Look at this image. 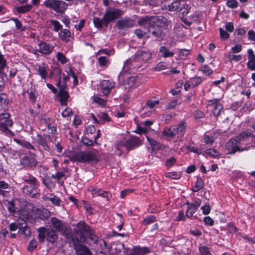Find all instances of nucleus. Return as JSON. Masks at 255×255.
Masks as SVG:
<instances>
[{
    "label": "nucleus",
    "instance_id": "nucleus-1",
    "mask_svg": "<svg viewBox=\"0 0 255 255\" xmlns=\"http://www.w3.org/2000/svg\"><path fill=\"white\" fill-rule=\"evenodd\" d=\"M251 136L250 132L244 131L236 137L232 138L226 144V148L228 151V153L233 154L237 151L242 152L249 150L250 147H243V145L248 144V140Z\"/></svg>",
    "mask_w": 255,
    "mask_h": 255
},
{
    "label": "nucleus",
    "instance_id": "nucleus-2",
    "mask_svg": "<svg viewBox=\"0 0 255 255\" xmlns=\"http://www.w3.org/2000/svg\"><path fill=\"white\" fill-rule=\"evenodd\" d=\"M151 53L147 50H142L136 52L133 58L127 60L124 63L123 69L127 72L128 70L138 68L140 65L146 62L151 57Z\"/></svg>",
    "mask_w": 255,
    "mask_h": 255
},
{
    "label": "nucleus",
    "instance_id": "nucleus-3",
    "mask_svg": "<svg viewBox=\"0 0 255 255\" xmlns=\"http://www.w3.org/2000/svg\"><path fill=\"white\" fill-rule=\"evenodd\" d=\"M123 14V12L121 9L109 7L106 9L102 19L94 17L93 22L96 28H101L103 26L107 27L109 23L118 19Z\"/></svg>",
    "mask_w": 255,
    "mask_h": 255
},
{
    "label": "nucleus",
    "instance_id": "nucleus-4",
    "mask_svg": "<svg viewBox=\"0 0 255 255\" xmlns=\"http://www.w3.org/2000/svg\"><path fill=\"white\" fill-rule=\"evenodd\" d=\"M70 159L81 163H97L98 161V151L92 149L76 152L71 155Z\"/></svg>",
    "mask_w": 255,
    "mask_h": 255
},
{
    "label": "nucleus",
    "instance_id": "nucleus-5",
    "mask_svg": "<svg viewBox=\"0 0 255 255\" xmlns=\"http://www.w3.org/2000/svg\"><path fill=\"white\" fill-rule=\"evenodd\" d=\"M141 144L139 138L131 136L126 141H120L115 145V153L120 156L122 155V148L125 147L128 150L132 149Z\"/></svg>",
    "mask_w": 255,
    "mask_h": 255
},
{
    "label": "nucleus",
    "instance_id": "nucleus-6",
    "mask_svg": "<svg viewBox=\"0 0 255 255\" xmlns=\"http://www.w3.org/2000/svg\"><path fill=\"white\" fill-rule=\"evenodd\" d=\"M10 114L7 112L0 114V131L8 137H12L15 135L14 132L8 128L13 125V122L10 119Z\"/></svg>",
    "mask_w": 255,
    "mask_h": 255
},
{
    "label": "nucleus",
    "instance_id": "nucleus-7",
    "mask_svg": "<svg viewBox=\"0 0 255 255\" xmlns=\"http://www.w3.org/2000/svg\"><path fill=\"white\" fill-rule=\"evenodd\" d=\"M43 4L46 7L52 9L60 14L64 13L68 7L67 4L61 0H46Z\"/></svg>",
    "mask_w": 255,
    "mask_h": 255
},
{
    "label": "nucleus",
    "instance_id": "nucleus-8",
    "mask_svg": "<svg viewBox=\"0 0 255 255\" xmlns=\"http://www.w3.org/2000/svg\"><path fill=\"white\" fill-rule=\"evenodd\" d=\"M20 163L24 167L33 170L36 168L38 162L35 158V154L32 152H29L22 157Z\"/></svg>",
    "mask_w": 255,
    "mask_h": 255
},
{
    "label": "nucleus",
    "instance_id": "nucleus-9",
    "mask_svg": "<svg viewBox=\"0 0 255 255\" xmlns=\"http://www.w3.org/2000/svg\"><path fill=\"white\" fill-rule=\"evenodd\" d=\"M135 25V21L132 19L123 18L116 22V26L119 30L126 29L131 28Z\"/></svg>",
    "mask_w": 255,
    "mask_h": 255
},
{
    "label": "nucleus",
    "instance_id": "nucleus-10",
    "mask_svg": "<svg viewBox=\"0 0 255 255\" xmlns=\"http://www.w3.org/2000/svg\"><path fill=\"white\" fill-rule=\"evenodd\" d=\"M38 185L31 184L29 186L24 185L22 188V192L30 197L38 198L40 196L37 188Z\"/></svg>",
    "mask_w": 255,
    "mask_h": 255
},
{
    "label": "nucleus",
    "instance_id": "nucleus-11",
    "mask_svg": "<svg viewBox=\"0 0 255 255\" xmlns=\"http://www.w3.org/2000/svg\"><path fill=\"white\" fill-rule=\"evenodd\" d=\"M148 32L158 41L163 40L165 37V34L163 32L162 28L159 26H150Z\"/></svg>",
    "mask_w": 255,
    "mask_h": 255
},
{
    "label": "nucleus",
    "instance_id": "nucleus-12",
    "mask_svg": "<svg viewBox=\"0 0 255 255\" xmlns=\"http://www.w3.org/2000/svg\"><path fill=\"white\" fill-rule=\"evenodd\" d=\"M38 49L34 51L35 54L38 51L43 54L49 55L51 53L54 48L53 46L45 42L40 41L38 44Z\"/></svg>",
    "mask_w": 255,
    "mask_h": 255
},
{
    "label": "nucleus",
    "instance_id": "nucleus-13",
    "mask_svg": "<svg viewBox=\"0 0 255 255\" xmlns=\"http://www.w3.org/2000/svg\"><path fill=\"white\" fill-rule=\"evenodd\" d=\"M50 220L53 228L55 229L56 231L60 232L62 234L65 233L66 228L61 221L55 217L51 218Z\"/></svg>",
    "mask_w": 255,
    "mask_h": 255
},
{
    "label": "nucleus",
    "instance_id": "nucleus-14",
    "mask_svg": "<svg viewBox=\"0 0 255 255\" xmlns=\"http://www.w3.org/2000/svg\"><path fill=\"white\" fill-rule=\"evenodd\" d=\"M201 201L198 199L194 203H191L188 206L187 211L186 213V216L190 218L196 212L198 207L200 206Z\"/></svg>",
    "mask_w": 255,
    "mask_h": 255
},
{
    "label": "nucleus",
    "instance_id": "nucleus-15",
    "mask_svg": "<svg viewBox=\"0 0 255 255\" xmlns=\"http://www.w3.org/2000/svg\"><path fill=\"white\" fill-rule=\"evenodd\" d=\"M156 19L154 16H144L139 17L137 20V23L140 25H148L149 27L155 22Z\"/></svg>",
    "mask_w": 255,
    "mask_h": 255
},
{
    "label": "nucleus",
    "instance_id": "nucleus-16",
    "mask_svg": "<svg viewBox=\"0 0 255 255\" xmlns=\"http://www.w3.org/2000/svg\"><path fill=\"white\" fill-rule=\"evenodd\" d=\"M114 87V83L110 80H103L101 83V88L103 93L106 95H108Z\"/></svg>",
    "mask_w": 255,
    "mask_h": 255
},
{
    "label": "nucleus",
    "instance_id": "nucleus-17",
    "mask_svg": "<svg viewBox=\"0 0 255 255\" xmlns=\"http://www.w3.org/2000/svg\"><path fill=\"white\" fill-rule=\"evenodd\" d=\"M74 249L77 255H92L89 248L81 244H75Z\"/></svg>",
    "mask_w": 255,
    "mask_h": 255
},
{
    "label": "nucleus",
    "instance_id": "nucleus-18",
    "mask_svg": "<svg viewBox=\"0 0 255 255\" xmlns=\"http://www.w3.org/2000/svg\"><path fill=\"white\" fill-rule=\"evenodd\" d=\"M186 124L182 122L176 127L173 126V131L178 138L181 137L185 132Z\"/></svg>",
    "mask_w": 255,
    "mask_h": 255
},
{
    "label": "nucleus",
    "instance_id": "nucleus-19",
    "mask_svg": "<svg viewBox=\"0 0 255 255\" xmlns=\"http://www.w3.org/2000/svg\"><path fill=\"white\" fill-rule=\"evenodd\" d=\"M150 252L147 247H134L129 253V255H144Z\"/></svg>",
    "mask_w": 255,
    "mask_h": 255
},
{
    "label": "nucleus",
    "instance_id": "nucleus-20",
    "mask_svg": "<svg viewBox=\"0 0 255 255\" xmlns=\"http://www.w3.org/2000/svg\"><path fill=\"white\" fill-rule=\"evenodd\" d=\"M209 103L210 105H213L214 106L213 114L215 116H218L223 109V106L221 104L218 103V100L217 99L210 100Z\"/></svg>",
    "mask_w": 255,
    "mask_h": 255
},
{
    "label": "nucleus",
    "instance_id": "nucleus-21",
    "mask_svg": "<svg viewBox=\"0 0 255 255\" xmlns=\"http://www.w3.org/2000/svg\"><path fill=\"white\" fill-rule=\"evenodd\" d=\"M91 193L94 197L101 196L109 201L111 197V195L107 191L102 189L94 188L91 190Z\"/></svg>",
    "mask_w": 255,
    "mask_h": 255
},
{
    "label": "nucleus",
    "instance_id": "nucleus-22",
    "mask_svg": "<svg viewBox=\"0 0 255 255\" xmlns=\"http://www.w3.org/2000/svg\"><path fill=\"white\" fill-rule=\"evenodd\" d=\"M78 232L85 235L90 233V227L85 222H80L77 224V229H75Z\"/></svg>",
    "mask_w": 255,
    "mask_h": 255
},
{
    "label": "nucleus",
    "instance_id": "nucleus-23",
    "mask_svg": "<svg viewBox=\"0 0 255 255\" xmlns=\"http://www.w3.org/2000/svg\"><path fill=\"white\" fill-rule=\"evenodd\" d=\"M22 179L29 184L39 185V182L36 178L28 173H25L22 175Z\"/></svg>",
    "mask_w": 255,
    "mask_h": 255
},
{
    "label": "nucleus",
    "instance_id": "nucleus-24",
    "mask_svg": "<svg viewBox=\"0 0 255 255\" xmlns=\"http://www.w3.org/2000/svg\"><path fill=\"white\" fill-rule=\"evenodd\" d=\"M46 238L49 242L54 244L57 242L58 237L53 230L47 229Z\"/></svg>",
    "mask_w": 255,
    "mask_h": 255
},
{
    "label": "nucleus",
    "instance_id": "nucleus-25",
    "mask_svg": "<svg viewBox=\"0 0 255 255\" xmlns=\"http://www.w3.org/2000/svg\"><path fill=\"white\" fill-rule=\"evenodd\" d=\"M59 96L61 106H67V100L69 97L68 93L62 88H60L59 92Z\"/></svg>",
    "mask_w": 255,
    "mask_h": 255
},
{
    "label": "nucleus",
    "instance_id": "nucleus-26",
    "mask_svg": "<svg viewBox=\"0 0 255 255\" xmlns=\"http://www.w3.org/2000/svg\"><path fill=\"white\" fill-rule=\"evenodd\" d=\"M71 33L70 31L67 29H62L59 33V36L61 40L66 43L70 41V38L71 37Z\"/></svg>",
    "mask_w": 255,
    "mask_h": 255
},
{
    "label": "nucleus",
    "instance_id": "nucleus-27",
    "mask_svg": "<svg viewBox=\"0 0 255 255\" xmlns=\"http://www.w3.org/2000/svg\"><path fill=\"white\" fill-rule=\"evenodd\" d=\"M39 74L43 79H46L48 74V67L44 63H41L37 69Z\"/></svg>",
    "mask_w": 255,
    "mask_h": 255
},
{
    "label": "nucleus",
    "instance_id": "nucleus-28",
    "mask_svg": "<svg viewBox=\"0 0 255 255\" xmlns=\"http://www.w3.org/2000/svg\"><path fill=\"white\" fill-rule=\"evenodd\" d=\"M43 199L45 201H51L54 205L58 206H60L61 200L60 198L55 195H50V197L44 196L42 197Z\"/></svg>",
    "mask_w": 255,
    "mask_h": 255
},
{
    "label": "nucleus",
    "instance_id": "nucleus-29",
    "mask_svg": "<svg viewBox=\"0 0 255 255\" xmlns=\"http://www.w3.org/2000/svg\"><path fill=\"white\" fill-rule=\"evenodd\" d=\"M37 142L39 144L41 145L43 149L46 151L50 150V145L47 143L46 138H43L41 136L37 135Z\"/></svg>",
    "mask_w": 255,
    "mask_h": 255
},
{
    "label": "nucleus",
    "instance_id": "nucleus-30",
    "mask_svg": "<svg viewBox=\"0 0 255 255\" xmlns=\"http://www.w3.org/2000/svg\"><path fill=\"white\" fill-rule=\"evenodd\" d=\"M147 140L149 142L151 147L153 149H160L162 148V145L159 142L150 138L148 136H146Z\"/></svg>",
    "mask_w": 255,
    "mask_h": 255
},
{
    "label": "nucleus",
    "instance_id": "nucleus-31",
    "mask_svg": "<svg viewBox=\"0 0 255 255\" xmlns=\"http://www.w3.org/2000/svg\"><path fill=\"white\" fill-rule=\"evenodd\" d=\"M37 231L38 232V238L39 241L40 243H43L46 236L47 229L44 227H41L38 229Z\"/></svg>",
    "mask_w": 255,
    "mask_h": 255
},
{
    "label": "nucleus",
    "instance_id": "nucleus-32",
    "mask_svg": "<svg viewBox=\"0 0 255 255\" xmlns=\"http://www.w3.org/2000/svg\"><path fill=\"white\" fill-rule=\"evenodd\" d=\"M204 185V182L201 177H197L195 185L193 188V192H198L202 189Z\"/></svg>",
    "mask_w": 255,
    "mask_h": 255
},
{
    "label": "nucleus",
    "instance_id": "nucleus-33",
    "mask_svg": "<svg viewBox=\"0 0 255 255\" xmlns=\"http://www.w3.org/2000/svg\"><path fill=\"white\" fill-rule=\"evenodd\" d=\"M159 52L164 58L172 57L174 55V52L170 51L165 46H161L160 48Z\"/></svg>",
    "mask_w": 255,
    "mask_h": 255
},
{
    "label": "nucleus",
    "instance_id": "nucleus-34",
    "mask_svg": "<svg viewBox=\"0 0 255 255\" xmlns=\"http://www.w3.org/2000/svg\"><path fill=\"white\" fill-rule=\"evenodd\" d=\"M14 140L18 144L21 145L24 147L28 149H34V147L29 142L20 140L17 139H14Z\"/></svg>",
    "mask_w": 255,
    "mask_h": 255
},
{
    "label": "nucleus",
    "instance_id": "nucleus-35",
    "mask_svg": "<svg viewBox=\"0 0 255 255\" xmlns=\"http://www.w3.org/2000/svg\"><path fill=\"white\" fill-rule=\"evenodd\" d=\"M156 221V217L155 216L153 215H150L147 216L144 219V220L142 221V224L144 226H146L147 225L153 223Z\"/></svg>",
    "mask_w": 255,
    "mask_h": 255
},
{
    "label": "nucleus",
    "instance_id": "nucleus-36",
    "mask_svg": "<svg viewBox=\"0 0 255 255\" xmlns=\"http://www.w3.org/2000/svg\"><path fill=\"white\" fill-rule=\"evenodd\" d=\"M8 211L11 213H14L16 208L15 206L14 200H12L10 201H7L5 203Z\"/></svg>",
    "mask_w": 255,
    "mask_h": 255
},
{
    "label": "nucleus",
    "instance_id": "nucleus-37",
    "mask_svg": "<svg viewBox=\"0 0 255 255\" xmlns=\"http://www.w3.org/2000/svg\"><path fill=\"white\" fill-rule=\"evenodd\" d=\"M8 104V100L7 95L4 93H1L0 94V104L3 108L7 107Z\"/></svg>",
    "mask_w": 255,
    "mask_h": 255
},
{
    "label": "nucleus",
    "instance_id": "nucleus-38",
    "mask_svg": "<svg viewBox=\"0 0 255 255\" xmlns=\"http://www.w3.org/2000/svg\"><path fill=\"white\" fill-rule=\"evenodd\" d=\"M180 5V0H175L170 4H169L167 6V8L170 11H175L178 9Z\"/></svg>",
    "mask_w": 255,
    "mask_h": 255
},
{
    "label": "nucleus",
    "instance_id": "nucleus-39",
    "mask_svg": "<svg viewBox=\"0 0 255 255\" xmlns=\"http://www.w3.org/2000/svg\"><path fill=\"white\" fill-rule=\"evenodd\" d=\"M32 5L26 4L17 7V11L19 13H23L29 11L32 8Z\"/></svg>",
    "mask_w": 255,
    "mask_h": 255
},
{
    "label": "nucleus",
    "instance_id": "nucleus-40",
    "mask_svg": "<svg viewBox=\"0 0 255 255\" xmlns=\"http://www.w3.org/2000/svg\"><path fill=\"white\" fill-rule=\"evenodd\" d=\"M180 172H172L166 173L165 176L167 178H170L173 179H178L181 177Z\"/></svg>",
    "mask_w": 255,
    "mask_h": 255
},
{
    "label": "nucleus",
    "instance_id": "nucleus-41",
    "mask_svg": "<svg viewBox=\"0 0 255 255\" xmlns=\"http://www.w3.org/2000/svg\"><path fill=\"white\" fill-rule=\"evenodd\" d=\"M159 101L158 100H148L147 101L145 105L143 107V109L149 108H153L155 105L159 104Z\"/></svg>",
    "mask_w": 255,
    "mask_h": 255
},
{
    "label": "nucleus",
    "instance_id": "nucleus-42",
    "mask_svg": "<svg viewBox=\"0 0 255 255\" xmlns=\"http://www.w3.org/2000/svg\"><path fill=\"white\" fill-rule=\"evenodd\" d=\"M50 22L54 26L53 30L55 32H58L60 30H62V25L59 21L56 20L51 19L50 21Z\"/></svg>",
    "mask_w": 255,
    "mask_h": 255
},
{
    "label": "nucleus",
    "instance_id": "nucleus-43",
    "mask_svg": "<svg viewBox=\"0 0 255 255\" xmlns=\"http://www.w3.org/2000/svg\"><path fill=\"white\" fill-rule=\"evenodd\" d=\"M191 84V87L194 88L202 82V79L201 77H195L190 79Z\"/></svg>",
    "mask_w": 255,
    "mask_h": 255
},
{
    "label": "nucleus",
    "instance_id": "nucleus-44",
    "mask_svg": "<svg viewBox=\"0 0 255 255\" xmlns=\"http://www.w3.org/2000/svg\"><path fill=\"white\" fill-rule=\"evenodd\" d=\"M163 134L168 137H172L175 136V132L173 131V127L168 128H165L163 131Z\"/></svg>",
    "mask_w": 255,
    "mask_h": 255
},
{
    "label": "nucleus",
    "instance_id": "nucleus-45",
    "mask_svg": "<svg viewBox=\"0 0 255 255\" xmlns=\"http://www.w3.org/2000/svg\"><path fill=\"white\" fill-rule=\"evenodd\" d=\"M47 143L48 145L51 146V143L53 145L57 141V137L54 135H47L45 136Z\"/></svg>",
    "mask_w": 255,
    "mask_h": 255
},
{
    "label": "nucleus",
    "instance_id": "nucleus-46",
    "mask_svg": "<svg viewBox=\"0 0 255 255\" xmlns=\"http://www.w3.org/2000/svg\"><path fill=\"white\" fill-rule=\"evenodd\" d=\"M49 216V212L46 210L40 211L39 213L38 218L42 220H45Z\"/></svg>",
    "mask_w": 255,
    "mask_h": 255
},
{
    "label": "nucleus",
    "instance_id": "nucleus-47",
    "mask_svg": "<svg viewBox=\"0 0 255 255\" xmlns=\"http://www.w3.org/2000/svg\"><path fill=\"white\" fill-rule=\"evenodd\" d=\"M98 62L101 66H107L109 64V59L104 56H101L98 58Z\"/></svg>",
    "mask_w": 255,
    "mask_h": 255
},
{
    "label": "nucleus",
    "instance_id": "nucleus-48",
    "mask_svg": "<svg viewBox=\"0 0 255 255\" xmlns=\"http://www.w3.org/2000/svg\"><path fill=\"white\" fill-rule=\"evenodd\" d=\"M178 99L174 100L169 103L167 105H166V109L167 110L173 109L176 108V106L178 104Z\"/></svg>",
    "mask_w": 255,
    "mask_h": 255
},
{
    "label": "nucleus",
    "instance_id": "nucleus-49",
    "mask_svg": "<svg viewBox=\"0 0 255 255\" xmlns=\"http://www.w3.org/2000/svg\"><path fill=\"white\" fill-rule=\"evenodd\" d=\"M57 59L62 64H65L67 62V59L65 55L61 53L58 52L57 54Z\"/></svg>",
    "mask_w": 255,
    "mask_h": 255
},
{
    "label": "nucleus",
    "instance_id": "nucleus-50",
    "mask_svg": "<svg viewBox=\"0 0 255 255\" xmlns=\"http://www.w3.org/2000/svg\"><path fill=\"white\" fill-rule=\"evenodd\" d=\"M220 37L222 39H226L229 37V34L223 28H219Z\"/></svg>",
    "mask_w": 255,
    "mask_h": 255
},
{
    "label": "nucleus",
    "instance_id": "nucleus-51",
    "mask_svg": "<svg viewBox=\"0 0 255 255\" xmlns=\"http://www.w3.org/2000/svg\"><path fill=\"white\" fill-rule=\"evenodd\" d=\"M37 247V242L35 240H32L30 241L29 246L27 248L29 252L33 251Z\"/></svg>",
    "mask_w": 255,
    "mask_h": 255
},
{
    "label": "nucleus",
    "instance_id": "nucleus-52",
    "mask_svg": "<svg viewBox=\"0 0 255 255\" xmlns=\"http://www.w3.org/2000/svg\"><path fill=\"white\" fill-rule=\"evenodd\" d=\"M27 94L29 96V100L32 102H34L36 99V93L35 91L32 90L27 91Z\"/></svg>",
    "mask_w": 255,
    "mask_h": 255
},
{
    "label": "nucleus",
    "instance_id": "nucleus-53",
    "mask_svg": "<svg viewBox=\"0 0 255 255\" xmlns=\"http://www.w3.org/2000/svg\"><path fill=\"white\" fill-rule=\"evenodd\" d=\"M206 153L212 157H217L219 154L215 149L211 148L206 151Z\"/></svg>",
    "mask_w": 255,
    "mask_h": 255
},
{
    "label": "nucleus",
    "instance_id": "nucleus-54",
    "mask_svg": "<svg viewBox=\"0 0 255 255\" xmlns=\"http://www.w3.org/2000/svg\"><path fill=\"white\" fill-rule=\"evenodd\" d=\"M204 142L207 144H212L214 142V137L209 135H205L204 138Z\"/></svg>",
    "mask_w": 255,
    "mask_h": 255
},
{
    "label": "nucleus",
    "instance_id": "nucleus-55",
    "mask_svg": "<svg viewBox=\"0 0 255 255\" xmlns=\"http://www.w3.org/2000/svg\"><path fill=\"white\" fill-rule=\"evenodd\" d=\"M20 231L22 234L26 236H29L31 235L30 229L27 226L22 227L20 229Z\"/></svg>",
    "mask_w": 255,
    "mask_h": 255
},
{
    "label": "nucleus",
    "instance_id": "nucleus-56",
    "mask_svg": "<svg viewBox=\"0 0 255 255\" xmlns=\"http://www.w3.org/2000/svg\"><path fill=\"white\" fill-rule=\"evenodd\" d=\"M166 68H167V64L163 62H159L157 64V65L155 67L156 70L159 71L164 70Z\"/></svg>",
    "mask_w": 255,
    "mask_h": 255
},
{
    "label": "nucleus",
    "instance_id": "nucleus-57",
    "mask_svg": "<svg viewBox=\"0 0 255 255\" xmlns=\"http://www.w3.org/2000/svg\"><path fill=\"white\" fill-rule=\"evenodd\" d=\"M199 251L202 255H212L210 252L208 248L206 247H201L199 248Z\"/></svg>",
    "mask_w": 255,
    "mask_h": 255
},
{
    "label": "nucleus",
    "instance_id": "nucleus-58",
    "mask_svg": "<svg viewBox=\"0 0 255 255\" xmlns=\"http://www.w3.org/2000/svg\"><path fill=\"white\" fill-rule=\"evenodd\" d=\"M72 114V110L70 108H67L62 113V116L63 117L67 118L69 117Z\"/></svg>",
    "mask_w": 255,
    "mask_h": 255
},
{
    "label": "nucleus",
    "instance_id": "nucleus-59",
    "mask_svg": "<svg viewBox=\"0 0 255 255\" xmlns=\"http://www.w3.org/2000/svg\"><path fill=\"white\" fill-rule=\"evenodd\" d=\"M226 4L229 7L235 8L238 6V2L236 0H228Z\"/></svg>",
    "mask_w": 255,
    "mask_h": 255
},
{
    "label": "nucleus",
    "instance_id": "nucleus-60",
    "mask_svg": "<svg viewBox=\"0 0 255 255\" xmlns=\"http://www.w3.org/2000/svg\"><path fill=\"white\" fill-rule=\"evenodd\" d=\"M248 61H255V55L254 53V51L252 49H249L248 50Z\"/></svg>",
    "mask_w": 255,
    "mask_h": 255
},
{
    "label": "nucleus",
    "instance_id": "nucleus-61",
    "mask_svg": "<svg viewBox=\"0 0 255 255\" xmlns=\"http://www.w3.org/2000/svg\"><path fill=\"white\" fill-rule=\"evenodd\" d=\"M94 101L102 106H105L106 103L104 99L98 97H94Z\"/></svg>",
    "mask_w": 255,
    "mask_h": 255
},
{
    "label": "nucleus",
    "instance_id": "nucleus-62",
    "mask_svg": "<svg viewBox=\"0 0 255 255\" xmlns=\"http://www.w3.org/2000/svg\"><path fill=\"white\" fill-rule=\"evenodd\" d=\"M176 159L174 157H170L166 161V165L167 167H170L175 163Z\"/></svg>",
    "mask_w": 255,
    "mask_h": 255
},
{
    "label": "nucleus",
    "instance_id": "nucleus-63",
    "mask_svg": "<svg viewBox=\"0 0 255 255\" xmlns=\"http://www.w3.org/2000/svg\"><path fill=\"white\" fill-rule=\"evenodd\" d=\"M225 29L226 31L229 32H233L234 29V26L233 23L231 22H227L225 25Z\"/></svg>",
    "mask_w": 255,
    "mask_h": 255
},
{
    "label": "nucleus",
    "instance_id": "nucleus-64",
    "mask_svg": "<svg viewBox=\"0 0 255 255\" xmlns=\"http://www.w3.org/2000/svg\"><path fill=\"white\" fill-rule=\"evenodd\" d=\"M203 73L207 75H210L212 73V69L208 66L204 65L201 70Z\"/></svg>",
    "mask_w": 255,
    "mask_h": 255
}]
</instances>
